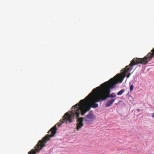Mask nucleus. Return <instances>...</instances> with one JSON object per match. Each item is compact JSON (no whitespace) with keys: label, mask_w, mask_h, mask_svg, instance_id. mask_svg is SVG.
Listing matches in <instances>:
<instances>
[{"label":"nucleus","mask_w":154,"mask_h":154,"mask_svg":"<svg viewBox=\"0 0 154 154\" xmlns=\"http://www.w3.org/2000/svg\"><path fill=\"white\" fill-rule=\"evenodd\" d=\"M150 61V60L146 55L143 58H134L128 66H126L124 69L121 70V71H123L121 75L118 74L109 81L100 85V88L98 90L101 95L100 99L103 101L108 98H113L116 97V95L115 93H112L110 94L111 89L115 88L118 83H121L122 82L124 78L126 76V73L128 72H130L132 69L133 66L138 64L146 65Z\"/></svg>","instance_id":"1"},{"label":"nucleus","mask_w":154,"mask_h":154,"mask_svg":"<svg viewBox=\"0 0 154 154\" xmlns=\"http://www.w3.org/2000/svg\"><path fill=\"white\" fill-rule=\"evenodd\" d=\"M74 107V106L72 108L70 113L66 112L64 114L63 117V119L60 120L59 122L52 128L48 132V133L50 134L46 135L43 138L42 140H39L38 143L35 146V149H32L28 152V154H36V152H39L42 148L45 146V143L50 139V137H54L56 134L57 129L56 128L57 125L58 127H60L62 124L65 122L66 123L69 122L70 123L72 122V119H74L75 116H76L77 119V123L76 125V129L77 130H79L83 126V118L81 117L79 118V116L77 117L75 114L73 115V112H73V110H75V108Z\"/></svg>","instance_id":"2"},{"label":"nucleus","mask_w":154,"mask_h":154,"mask_svg":"<svg viewBox=\"0 0 154 154\" xmlns=\"http://www.w3.org/2000/svg\"><path fill=\"white\" fill-rule=\"evenodd\" d=\"M100 87L94 89L84 99L80 100L79 103L74 106L75 110H73V115L76 114L77 117L80 113L82 116L88 111L91 107L96 108L98 107V104L96 102H100L102 100L98 90Z\"/></svg>","instance_id":"3"},{"label":"nucleus","mask_w":154,"mask_h":154,"mask_svg":"<svg viewBox=\"0 0 154 154\" xmlns=\"http://www.w3.org/2000/svg\"><path fill=\"white\" fill-rule=\"evenodd\" d=\"M83 118V120L87 124L91 123L93 120L95 119V116L92 112H89L86 116Z\"/></svg>","instance_id":"4"},{"label":"nucleus","mask_w":154,"mask_h":154,"mask_svg":"<svg viewBox=\"0 0 154 154\" xmlns=\"http://www.w3.org/2000/svg\"><path fill=\"white\" fill-rule=\"evenodd\" d=\"M151 60L154 57V48L146 55Z\"/></svg>","instance_id":"5"},{"label":"nucleus","mask_w":154,"mask_h":154,"mask_svg":"<svg viewBox=\"0 0 154 154\" xmlns=\"http://www.w3.org/2000/svg\"><path fill=\"white\" fill-rule=\"evenodd\" d=\"M116 99V98H114L109 100L106 104V107H108L111 106Z\"/></svg>","instance_id":"6"},{"label":"nucleus","mask_w":154,"mask_h":154,"mask_svg":"<svg viewBox=\"0 0 154 154\" xmlns=\"http://www.w3.org/2000/svg\"><path fill=\"white\" fill-rule=\"evenodd\" d=\"M125 91L124 90H121L117 93V94L118 95H121Z\"/></svg>","instance_id":"7"},{"label":"nucleus","mask_w":154,"mask_h":154,"mask_svg":"<svg viewBox=\"0 0 154 154\" xmlns=\"http://www.w3.org/2000/svg\"><path fill=\"white\" fill-rule=\"evenodd\" d=\"M134 88V86L133 85H131L130 86V89L131 91H132Z\"/></svg>","instance_id":"8"},{"label":"nucleus","mask_w":154,"mask_h":154,"mask_svg":"<svg viewBox=\"0 0 154 154\" xmlns=\"http://www.w3.org/2000/svg\"><path fill=\"white\" fill-rule=\"evenodd\" d=\"M131 73H129L127 75V78H128L130 75Z\"/></svg>","instance_id":"9"},{"label":"nucleus","mask_w":154,"mask_h":154,"mask_svg":"<svg viewBox=\"0 0 154 154\" xmlns=\"http://www.w3.org/2000/svg\"><path fill=\"white\" fill-rule=\"evenodd\" d=\"M152 118H154V113L152 114Z\"/></svg>","instance_id":"10"},{"label":"nucleus","mask_w":154,"mask_h":154,"mask_svg":"<svg viewBox=\"0 0 154 154\" xmlns=\"http://www.w3.org/2000/svg\"><path fill=\"white\" fill-rule=\"evenodd\" d=\"M140 109H138L137 110V111L138 112H139L140 111Z\"/></svg>","instance_id":"11"},{"label":"nucleus","mask_w":154,"mask_h":154,"mask_svg":"<svg viewBox=\"0 0 154 154\" xmlns=\"http://www.w3.org/2000/svg\"><path fill=\"white\" fill-rule=\"evenodd\" d=\"M118 104V103H116V104H116V105H117Z\"/></svg>","instance_id":"12"}]
</instances>
